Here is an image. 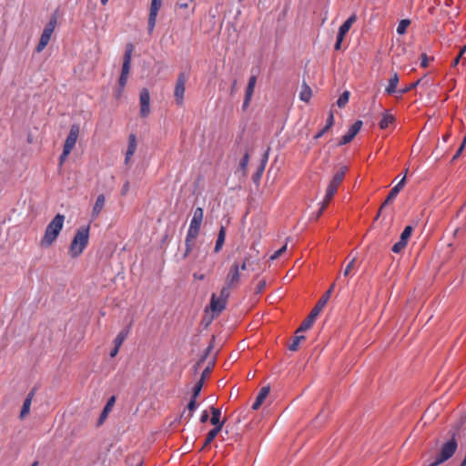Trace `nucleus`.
Listing matches in <instances>:
<instances>
[{"mask_svg": "<svg viewBox=\"0 0 466 466\" xmlns=\"http://www.w3.org/2000/svg\"><path fill=\"white\" fill-rule=\"evenodd\" d=\"M89 232V225L82 226L76 230L68 248V254L71 258H76L83 253L88 245Z\"/></svg>", "mask_w": 466, "mask_h": 466, "instance_id": "f257e3e1", "label": "nucleus"}, {"mask_svg": "<svg viewBox=\"0 0 466 466\" xmlns=\"http://www.w3.org/2000/svg\"><path fill=\"white\" fill-rule=\"evenodd\" d=\"M348 171V167L346 166L340 167L333 175L331 180L329 181L327 188L324 199L321 203V207L319 208L318 217H319L326 208L328 207L329 203L331 201L332 198L334 197L335 193L337 192L339 185L343 181L346 173Z\"/></svg>", "mask_w": 466, "mask_h": 466, "instance_id": "f03ea898", "label": "nucleus"}, {"mask_svg": "<svg viewBox=\"0 0 466 466\" xmlns=\"http://www.w3.org/2000/svg\"><path fill=\"white\" fill-rule=\"evenodd\" d=\"M65 222V216L57 214L48 223L46 228L45 234L41 238L40 244L44 248H49L59 236Z\"/></svg>", "mask_w": 466, "mask_h": 466, "instance_id": "7ed1b4c3", "label": "nucleus"}, {"mask_svg": "<svg viewBox=\"0 0 466 466\" xmlns=\"http://www.w3.org/2000/svg\"><path fill=\"white\" fill-rule=\"evenodd\" d=\"M334 286H335V284H332L331 287L325 292V294L319 299V301L317 302L315 307L312 309V310L310 311L309 316L300 324V326L297 329L296 333L306 331L311 328V326L315 322L316 319L318 318V316L319 315V313L321 312L323 308L328 303V301L331 296L332 290L334 289Z\"/></svg>", "mask_w": 466, "mask_h": 466, "instance_id": "20e7f679", "label": "nucleus"}, {"mask_svg": "<svg viewBox=\"0 0 466 466\" xmlns=\"http://www.w3.org/2000/svg\"><path fill=\"white\" fill-rule=\"evenodd\" d=\"M132 52H133V45L127 44L126 46V51H125V55H124L121 75H120V77L118 80L119 90L117 91V93L116 95V96L117 98L121 96L122 91L127 82V78H128V75H129L130 67H131Z\"/></svg>", "mask_w": 466, "mask_h": 466, "instance_id": "39448f33", "label": "nucleus"}, {"mask_svg": "<svg viewBox=\"0 0 466 466\" xmlns=\"http://www.w3.org/2000/svg\"><path fill=\"white\" fill-rule=\"evenodd\" d=\"M229 296L230 293L227 290V289H221L219 296H217L215 293L211 295L210 309L213 314L218 315L226 309L227 301Z\"/></svg>", "mask_w": 466, "mask_h": 466, "instance_id": "423d86ee", "label": "nucleus"}, {"mask_svg": "<svg viewBox=\"0 0 466 466\" xmlns=\"http://www.w3.org/2000/svg\"><path fill=\"white\" fill-rule=\"evenodd\" d=\"M241 273L238 272L237 264H232L226 275L224 285L221 289H227L228 291H231L238 287L240 283Z\"/></svg>", "mask_w": 466, "mask_h": 466, "instance_id": "0eeeda50", "label": "nucleus"}, {"mask_svg": "<svg viewBox=\"0 0 466 466\" xmlns=\"http://www.w3.org/2000/svg\"><path fill=\"white\" fill-rule=\"evenodd\" d=\"M457 442L454 439L447 441L441 448L440 454L437 456L436 461L430 466H436L447 460H449L456 451Z\"/></svg>", "mask_w": 466, "mask_h": 466, "instance_id": "6e6552de", "label": "nucleus"}, {"mask_svg": "<svg viewBox=\"0 0 466 466\" xmlns=\"http://www.w3.org/2000/svg\"><path fill=\"white\" fill-rule=\"evenodd\" d=\"M186 82H187V76H186L185 73H180L177 76L176 86H175V90H174L175 100L178 106H182L184 103Z\"/></svg>", "mask_w": 466, "mask_h": 466, "instance_id": "1a4fd4ad", "label": "nucleus"}, {"mask_svg": "<svg viewBox=\"0 0 466 466\" xmlns=\"http://www.w3.org/2000/svg\"><path fill=\"white\" fill-rule=\"evenodd\" d=\"M199 230H200V228H198L189 226L187 233V237L185 239L186 250H185L184 258H187L189 255V253H191V251L193 250L194 246H195V241L198 236Z\"/></svg>", "mask_w": 466, "mask_h": 466, "instance_id": "9d476101", "label": "nucleus"}, {"mask_svg": "<svg viewBox=\"0 0 466 466\" xmlns=\"http://www.w3.org/2000/svg\"><path fill=\"white\" fill-rule=\"evenodd\" d=\"M140 112L141 117H147L150 114V95L147 88H143L139 95Z\"/></svg>", "mask_w": 466, "mask_h": 466, "instance_id": "9b49d317", "label": "nucleus"}, {"mask_svg": "<svg viewBox=\"0 0 466 466\" xmlns=\"http://www.w3.org/2000/svg\"><path fill=\"white\" fill-rule=\"evenodd\" d=\"M162 5V0H152L150 5L149 15H148V31L151 33L157 22L158 11Z\"/></svg>", "mask_w": 466, "mask_h": 466, "instance_id": "f8f14e48", "label": "nucleus"}, {"mask_svg": "<svg viewBox=\"0 0 466 466\" xmlns=\"http://www.w3.org/2000/svg\"><path fill=\"white\" fill-rule=\"evenodd\" d=\"M362 127V121L357 120L348 130V132L343 135L339 141V146H343L351 142V140L356 137V135L360 132Z\"/></svg>", "mask_w": 466, "mask_h": 466, "instance_id": "ddd939ff", "label": "nucleus"}, {"mask_svg": "<svg viewBox=\"0 0 466 466\" xmlns=\"http://www.w3.org/2000/svg\"><path fill=\"white\" fill-rule=\"evenodd\" d=\"M80 127L79 125L74 124L71 126L69 134L66 138L63 148L72 152L76 146L77 137L79 136Z\"/></svg>", "mask_w": 466, "mask_h": 466, "instance_id": "4468645a", "label": "nucleus"}, {"mask_svg": "<svg viewBox=\"0 0 466 466\" xmlns=\"http://www.w3.org/2000/svg\"><path fill=\"white\" fill-rule=\"evenodd\" d=\"M256 83H257V76H250L248 79L247 88H246L245 99H244L243 106H242L243 109L248 108L249 106V103L251 101V98H252V96L254 93Z\"/></svg>", "mask_w": 466, "mask_h": 466, "instance_id": "2eb2a0df", "label": "nucleus"}, {"mask_svg": "<svg viewBox=\"0 0 466 466\" xmlns=\"http://www.w3.org/2000/svg\"><path fill=\"white\" fill-rule=\"evenodd\" d=\"M137 137L135 134H130L128 137L127 150L126 152V157H125V164L127 166L129 165L131 158L137 150Z\"/></svg>", "mask_w": 466, "mask_h": 466, "instance_id": "dca6fc26", "label": "nucleus"}, {"mask_svg": "<svg viewBox=\"0 0 466 466\" xmlns=\"http://www.w3.org/2000/svg\"><path fill=\"white\" fill-rule=\"evenodd\" d=\"M106 204V197L104 194H100L97 196L96 200L93 206L92 211H91V219L96 220L100 213L102 212L103 208H105Z\"/></svg>", "mask_w": 466, "mask_h": 466, "instance_id": "f3484780", "label": "nucleus"}, {"mask_svg": "<svg viewBox=\"0 0 466 466\" xmlns=\"http://www.w3.org/2000/svg\"><path fill=\"white\" fill-rule=\"evenodd\" d=\"M36 389L34 388L30 390V392L27 394L26 398L24 400L23 407L19 415V418L21 420H24L30 412V407L32 404V400L35 395Z\"/></svg>", "mask_w": 466, "mask_h": 466, "instance_id": "a211bd4d", "label": "nucleus"}, {"mask_svg": "<svg viewBox=\"0 0 466 466\" xmlns=\"http://www.w3.org/2000/svg\"><path fill=\"white\" fill-rule=\"evenodd\" d=\"M269 391L270 388L268 386H265L260 389L254 403L252 404V410H256L262 405L266 398L268 396Z\"/></svg>", "mask_w": 466, "mask_h": 466, "instance_id": "6ab92c4d", "label": "nucleus"}, {"mask_svg": "<svg viewBox=\"0 0 466 466\" xmlns=\"http://www.w3.org/2000/svg\"><path fill=\"white\" fill-rule=\"evenodd\" d=\"M357 15L355 14L351 15L340 26L339 29L338 35L340 36H345L346 34L350 29L351 25L356 22Z\"/></svg>", "mask_w": 466, "mask_h": 466, "instance_id": "aec40b11", "label": "nucleus"}, {"mask_svg": "<svg viewBox=\"0 0 466 466\" xmlns=\"http://www.w3.org/2000/svg\"><path fill=\"white\" fill-rule=\"evenodd\" d=\"M398 84H399V76L397 73H394L389 79V83L385 88V92L388 95H392V94L398 93V90H397Z\"/></svg>", "mask_w": 466, "mask_h": 466, "instance_id": "412c9836", "label": "nucleus"}, {"mask_svg": "<svg viewBox=\"0 0 466 466\" xmlns=\"http://www.w3.org/2000/svg\"><path fill=\"white\" fill-rule=\"evenodd\" d=\"M115 401H116V397L115 396H112L106 402V406L104 407L103 409V411L99 417V420H98V422L97 424L98 425H102L104 423V421L106 420V419L107 418V415H108V412L112 410L114 404H115Z\"/></svg>", "mask_w": 466, "mask_h": 466, "instance_id": "4be33fe9", "label": "nucleus"}, {"mask_svg": "<svg viewBox=\"0 0 466 466\" xmlns=\"http://www.w3.org/2000/svg\"><path fill=\"white\" fill-rule=\"evenodd\" d=\"M334 125V115L332 110L329 111V116L327 118V123L325 127H322V129H320L314 137L315 139H319L321 137L324 136L326 132L329 131V128Z\"/></svg>", "mask_w": 466, "mask_h": 466, "instance_id": "5701e85b", "label": "nucleus"}, {"mask_svg": "<svg viewBox=\"0 0 466 466\" xmlns=\"http://www.w3.org/2000/svg\"><path fill=\"white\" fill-rule=\"evenodd\" d=\"M203 209L201 208H197L194 210L193 218L189 226L200 228L201 223L203 221Z\"/></svg>", "mask_w": 466, "mask_h": 466, "instance_id": "b1692460", "label": "nucleus"}, {"mask_svg": "<svg viewBox=\"0 0 466 466\" xmlns=\"http://www.w3.org/2000/svg\"><path fill=\"white\" fill-rule=\"evenodd\" d=\"M210 410H211V419H210L211 424L214 425L215 427L219 426L220 430H221L224 425V421H220L221 410L215 407H211Z\"/></svg>", "mask_w": 466, "mask_h": 466, "instance_id": "393cba45", "label": "nucleus"}, {"mask_svg": "<svg viewBox=\"0 0 466 466\" xmlns=\"http://www.w3.org/2000/svg\"><path fill=\"white\" fill-rule=\"evenodd\" d=\"M225 238H226V228L224 226H221L219 228L216 245L214 248L215 253H218L221 250V248L225 243Z\"/></svg>", "mask_w": 466, "mask_h": 466, "instance_id": "a878e982", "label": "nucleus"}, {"mask_svg": "<svg viewBox=\"0 0 466 466\" xmlns=\"http://www.w3.org/2000/svg\"><path fill=\"white\" fill-rule=\"evenodd\" d=\"M233 264L238 265V272H240V270H247L253 264L252 256L247 253L245 254L241 262L236 260L233 262Z\"/></svg>", "mask_w": 466, "mask_h": 466, "instance_id": "bb28decb", "label": "nucleus"}, {"mask_svg": "<svg viewBox=\"0 0 466 466\" xmlns=\"http://www.w3.org/2000/svg\"><path fill=\"white\" fill-rule=\"evenodd\" d=\"M56 24H57V18L56 15H53L49 22L46 25L42 34L43 35H46V36H50L52 35L56 26Z\"/></svg>", "mask_w": 466, "mask_h": 466, "instance_id": "cd10ccee", "label": "nucleus"}, {"mask_svg": "<svg viewBox=\"0 0 466 466\" xmlns=\"http://www.w3.org/2000/svg\"><path fill=\"white\" fill-rule=\"evenodd\" d=\"M220 431L221 430H220L219 426L215 427L214 429L210 430L208 431V433L207 434L205 442H204L203 446L201 447L200 451H203L208 445H209L213 441V440L218 436V434L219 433Z\"/></svg>", "mask_w": 466, "mask_h": 466, "instance_id": "c85d7f7f", "label": "nucleus"}, {"mask_svg": "<svg viewBox=\"0 0 466 466\" xmlns=\"http://www.w3.org/2000/svg\"><path fill=\"white\" fill-rule=\"evenodd\" d=\"M398 189L397 188H391L389 195L387 196L385 201L382 203V205L380 206V210L376 216V218H378L380 215V212L382 210V208H384L390 201H392L393 199H395V198L398 196Z\"/></svg>", "mask_w": 466, "mask_h": 466, "instance_id": "c756f323", "label": "nucleus"}, {"mask_svg": "<svg viewBox=\"0 0 466 466\" xmlns=\"http://www.w3.org/2000/svg\"><path fill=\"white\" fill-rule=\"evenodd\" d=\"M187 409L188 410L187 415H185L186 410H184L183 413L181 414V418H184L187 421L192 417L193 411L197 409V399H193V397L191 396V400H189Z\"/></svg>", "mask_w": 466, "mask_h": 466, "instance_id": "7c9ffc66", "label": "nucleus"}, {"mask_svg": "<svg viewBox=\"0 0 466 466\" xmlns=\"http://www.w3.org/2000/svg\"><path fill=\"white\" fill-rule=\"evenodd\" d=\"M312 96L311 88L306 84L303 83L302 89L299 94V98L304 102H309Z\"/></svg>", "mask_w": 466, "mask_h": 466, "instance_id": "2f4dec72", "label": "nucleus"}, {"mask_svg": "<svg viewBox=\"0 0 466 466\" xmlns=\"http://www.w3.org/2000/svg\"><path fill=\"white\" fill-rule=\"evenodd\" d=\"M394 121V116L389 113V111H386L381 120L380 121V129H386L390 124H391Z\"/></svg>", "mask_w": 466, "mask_h": 466, "instance_id": "473e14b6", "label": "nucleus"}, {"mask_svg": "<svg viewBox=\"0 0 466 466\" xmlns=\"http://www.w3.org/2000/svg\"><path fill=\"white\" fill-rule=\"evenodd\" d=\"M128 333H129V329H122L117 334V336L116 337V339L114 340V344L116 345V346L121 347V345L123 344V342L125 341V339L128 336Z\"/></svg>", "mask_w": 466, "mask_h": 466, "instance_id": "72a5a7b5", "label": "nucleus"}, {"mask_svg": "<svg viewBox=\"0 0 466 466\" xmlns=\"http://www.w3.org/2000/svg\"><path fill=\"white\" fill-rule=\"evenodd\" d=\"M51 37L50 36H46V35H41V37H40V40H39V43L38 45L36 46V52L37 53H40L42 52L46 47V46L48 45L49 41H50Z\"/></svg>", "mask_w": 466, "mask_h": 466, "instance_id": "f704fd0d", "label": "nucleus"}, {"mask_svg": "<svg viewBox=\"0 0 466 466\" xmlns=\"http://www.w3.org/2000/svg\"><path fill=\"white\" fill-rule=\"evenodd\" d=\"M412 231H413V228L411 226L405 227V228L403 229V231L400 234V240L408 244V241L412 234Z\"/></svg>", "mask_w": 466, "mask_h": 466, "instance_id": "c9c22d12", "label": "nucleus"}, {"mask_svg": "<svg viewBox=\"0 0 466 466\" xmlns=\"http://www.w3.org/2000/svg\"><path fill=\"white\" fill-rule=\"evenodd\" d=\"M350 92L349 91H344L340 96L338 98L337 100V105L339 107L342 108L344 107L348 102H349V99H350Z\"/></svg>", "mask_w": 466, "mask_h": 466, "instance_id": "e433bc0d", "label": "nucleus"}, {"mask_svg": "<svg viewBox=\"0 0 466 466\" xmlns=\"http://www.w3.org/2000/svg\"><path fill=\"white\" fill-rule=\"evenodd\" d=\"M306 338L303 335H298L294 337L292 343L289 346V350L291 351L298 350L300 341L304 340Z\"/></svg>", "mask_w": 466, "mask_h": 466, "instance_id": "4c0bfd02", "label": "nucleus"}, {"mask_svg": "<svg viewBox=\"0 0 466 466\" xmlns=\"http://www.w3.org/2000/svg\"><path fill=\"white\" fill-rule=\"evenodd\" d=\"M410 25V21L409 19H402L400 21L398 26H397V33L399 35H403L407 27Z\"/></svg>", "mask_w": 466, "mask_h": 466, "instance_id": "58836bf2", "label": "nucleus"}, {"mask_svg": "<svg viewBox=\"0 0 466 466\" xmlns=\"http://www.w3.org/2000/svg\"><path fill=\"white\" fill-rule=\"evenodd\" d=\"M420 79L417 80L416 82L414 83H411L410 85L409 86H406L405 87L401 88V89H399L398 90V94L400 96H403L404 94L410 92V90H412L413 88H415L417 86L420 85Z\"/></svg>", "mask_w": 466, "mask_h": 466, "instance_id": "ea45409f", "label": "nucleus"}, {"mask_svg": "<svg viewBox=\"0 0 466 466\" xmlns=\"http://www.w3.org/2000/svg\"><path fill=\"white\" fill-rule=\"evenodd\" d=\"M203 385H204V381H202V380H198L196 382V384L194 385L193 390H192V397H193V399H197L198 398V396L199 395V393H200V391H201V390L203 388Z\"/></svg>", "mask_w": 466, "mask_h": 466, "instance_id": "a19ab883", "label": "nucleus"}, {"mask_svg": "<svg viewBox=\"0 0 466 466\" xmlns=\"http://www.w3.org/2000/svg\"><path fill=\"white\" fill-rule=\"evenodd\" d=\"M407 244L401 240H399L398 242H396L392 248H391V251L393 253H400L401 250H403L405 248H406Z\"/></svg>", "mask_w": 466, "mask_h": 466, "instance_id": "79ce46f5", "label": "nucleus"}, {"mask_svg": "<svg viewBox=\"0 0 466 466\" xmlns=\"http://www.w3.org/2000/svg\"><path fill=\"white\" fill-rule=\"evenodd\" d=\"M356 263V258H353L346 266V268L344 269L343 275L344 277H348L351 274L352 270L355 268Z\"/></svg>", "mask_w": 466, "mask_h": 466, "instance_id": "37998d69", "label": "nucleus"}, {"mask_svg": "<svg viewBox=\"0 0 466 466\" xmlns=\"http://www.w3.org/2000/svg\"><path fill=\"white\" fill-rule=\"evenodd\" d=\"M248 160H249V155L248 152H246L245 155L243 156V158L241 159V161L239 163L240 168L244 174H246V172H247Z\"/></svg>", "mask_w": 466, "mask_h": 466, "instance_id": "c03bdc74", "label": "nucleus"}, {"mask_svg": "<svg viewBox=\"0 0 466 466\" xmlns=\"http://www.w3.org/2000/svg\"><path fill=\"white\" fill-rule=\"evenodd\" d=\"M465 145H466V135L464 136L461 146L459 147L458 150L456 151L455 155L453 156L452 161L456 160L461 156V154L464 150Z\"/></svg>", "mask_w": 466, "mask_h": 466, "instance_id": "a18cd8bd", "label": "nucleus"}, {"mask_svg": "<svg viewBox=\"0 0 466 466\" xmlns=\"http://www.w3.org/2000/svg\"><path fill=\"white\" fill-rule=\"evenodd\" d=\"M287 250V245H284L279 249L276 250L269 258L270 260H275L279 258Z\"/></svg>", "mask_w": 466, "mask_h": 466, "instance_id": "49530a36", "label": "nucleus"}, {"mask_svg": "<svg viewBox=\"0 0 466 466\" xmlns=\"http://www.w3.org/2000/svg\"><path fill=\"white\" fill-rule=\"evenodd\" d=\"M265 287H266V280H264V279L259 280L256 286L255 293L256 294L262 293Z\"/></svg>", "mask_w": 466, "mask_h": 466, "instance_id": "de8ad7c7", "label": "nucleus"}, {"mask_svg": "<svg viewBox=\"0 0 466 466\" xmlns=\"http://www.w3.org/2000/svg\"><path fill=\"white\" fill-rule=\"evenodd\" d=\"M70 153H71V151L63 148L62 154L59 157V165L60 166H62L64 164V162L66 161V159L67 158V157L69 156Z\"/></svg>", "mask_w": 466, "mask_h": 466, "instance_id": "09e8293b", "label": "nucleus"}, {"mask_svg": "<svg viewBox=\"0 0 466 466\" xmlns=\"http://www.w3.org/2000/svg\"><path fill=\"white\" fill-rule=\"evenodd\" d=\"M420 66L426 68L429 66V58L426 54H422L420 56Z\"/></svg>", "mask_w": 466, "mask_h": 466, "instance_id": "8fccbe9b", "label": "nucleus"}, {"mask_svg": "<svg viewBox=\"0 0 466 466\" xmlns=\"http://www.w3.org/2000/svg\"><path fill=\"white\" fill-rule=\"evenodd\" d=\"M210 372H211V368L210 367H207L202 371V374H201V377H200L199 380H202V381L205 382L206 378L209 376Z\"/></svg>", "mask_w": 466, "mask_h": 466, "instance_id": "3c124183", "label": "nucleus"}, {"mask_svg": "<svg viewBox=\"0 0 466 466\" xmlns=\"http://www.w3.org/2000/svg\"><path fill=\"white\" fill-rule=\"evenodd\" d=\"M129 188H130V184H129V181H126L122 187V189H121V195L122 196H127L128 191H129Z\"/></svg>", "mask_w": 466, "mask_h": 466, "instance_id": "603ef678", "label": "nucleus"}, {"mask_svg": "<svg viewBox=\"0 0 466 466\" xmlns=\"http://www.w3.org/2000/svg\"><path fill=\"white\" fill-rule=\"evenodd\" d=\"M344 39V36H340L339 35H337V40L334 46L335 50H339L341 47V43Z\"/></svg>", "mask_w": 466, "mask_h": 466, "instance_id": "864d4df0", "label": "nucleus"}, {"mask_svg": "<svg viewBox=\"0 0 466 466\" xmlns=\"http://www.w3.org/2000/svg\"><path fill=\"white\" fill-rule=\"evenodd\" d=\"M405 181H406V177H403L401 178V180L396 186L393 187V188H397L398 193H400V191L403 188V187L405 185Z\"/></svg>", "mask_w": 466, "mask_h": 466, "instance_id": "5fc2aeb1", "label": "nucleus"}, {"mask_svg": "<svg viewBox=\"0 0 466 466\" xmlns=\"http://www.w3.org/2000/svg\"><path fill=\"white\" fill-rule=\"evenodd\" d=\"M119 349H120L119 346L115 345V347L110 351V357L111 358L116 357L119 351Z\"/></svg>", "mask_w": 466, "mask_h": 466, "instance_id": "6e6d98bb", "label": "nucleus"}, {"mask_svg": "<svg viewBox=\"0 0 466 466\" xmlns=\"http://www.w3.org/2000/svg\"><path fill=\"white\" fill-rule=\"evenodd\" d=\"M208 420V413L207 410H204L202 413H201V416H200V421L202 423L206 422L207 420Z\"/></svg>", "mask_w": 466, "mask_h": 466, "instance_id": "4d7b16f0", "label": "nucleus"}, {"mask_svg": "<svg viewBox=\"0 0 466 466\" xmlns=\"http://www.w3.org/2000/svg\"><path fill=\"white\" fill-rule=\"evenodd\" d=\"M193 277H194V279H200V280H202V279H205V275H204V274H200V275H198V273H195V274L193 275Z\"/></svg>", "mask_w": 466, "mask_h": 466, "instance_id": "13d9d810", "label": "nucleus"}, {"mask_svg": "<svg viewBox=\"0 0 466 466\" xmlns=\"http://www.w3.org/2000/svg\"><path fill=\"white\" fill-rule=\"evenodd\" d=\"M460 60H461V56H457L452 63V66H456L459 64Z\"/></svg>", "mask_w": 466, "mask_h": 466, "instance_id": "bf43d9fd", "label": "nucleus"}, {"mask_svg": "<svg viewBox=\"0 0 466 466\" xmlns=\"http://www.w3.org/2000/svg\"><path fill=\"white\" fill-rule=\"evenodd\" d=\"M465 52H466V46H462V48L461 49L458 56H461V58Z\"/></svg>", "mask_w": 466, "mask_h": 466, "instance_id": "052dcab7", "label": "nucleus"}, {"mask_svg": "<svg viewBox=\"0 0 466 466\" xmlns=\"http://www.w3.org/2000/svg\"><path fill=\"white\" fill-rule=\"evenodd\" d=\"M188 5L187 3L179 4L180 8H187Z\"/></svg>", "mask_w": 466, "mask_h": 466, "instance_id": "680f3d73", "label": "nucleus"}, {"mask_svg": "<svg viewBox=\"0 0 466 466\" xmlns=\"http://www.w3.org/2000/svg\"><path fill=\"white\" fill-rule=\"evenodd\" d=\"M236 84H237V81L235 80L233 82L232 88H231L232 92L236 89Z\"/></svg>", "mask_w": 466, "mask_h": 466, "instance_id": "e2e57ef3", "label": "nucleus"}, {"mask_svg": "<svg viewBox=\"0 0 466 466\" xmlns=\"http://www.w3.org/2000/svg\"><path fill=\"white\" fill-rule=\"evenodd\" d=\"M212 350V346H209V347L207 349V353H206V355H208V354L210 352V350Z\"/></svg>", "mask_w": 466, "mask_h": 466, "instance_id": "0e129e2a", "label": "nucleus"}, {"mask_svg": "<svg viewBox=\"0 0 466 466\" xmlns=\"http://www.w3.org/2000/svg\"><path fill=\"white\" fill-rule=\"evenodd\" d=\"M100 2H101V4H102V5H106V4H107L108 0H100Z\"/></svg>", "mask_w": 466, "mask_h": 466, "instance_id": "69168bd1", "label": "nucleus"}, {"mask_svg": "<svg viewBox=\"0 0 466 466\" xmlns=\"http://www.w3.org/2000/svg\"><path fill=\"white\" fill-rule=\"evenodd\" d=\"M31 466H38V462L35 461Z\"/></svg>", "mask_w": 466, "mask_h": 466, "instance_id": "338daca9", "label": "nucleus"}, {"mask_svg": "<svg viewBox=\"0 0 466 466\" xmlns=\"http://www.w3.org/2000/svg\"><path fill=\"white\" fill-rule=\"evenodd\" d=\"M448 137H449L448 135L444 136L443 140H447Z\"/></svg>", "mask_w": 466, "mask_h": 466, "instance_id": "774afa93", "label": "nucleus"}]
</instances>
